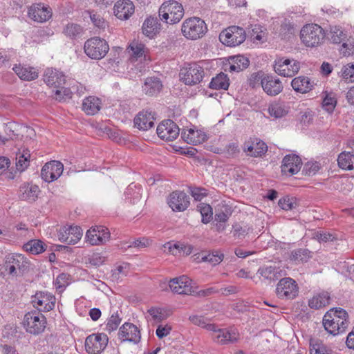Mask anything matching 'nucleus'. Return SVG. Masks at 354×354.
I'll list each match as a JSON object with an SVG mask.
<instances>
[{"label":"nucleus","mask_w":354,"mask_h":354,"mask_svg":"<svg viewBox=\"0 0 354 354\" xmlns=\"http://www.w3.org/2000/svg\"><path fill=\"white\" fill-rule=\"evenodd\" d=\"M210 331L214 342L221 345L234 344L239 339V334L235 329L219 328L215 325V328Z\"/></svg>","instance_id":"13"},{"label":"nucleus","mask_w":354,"mask_h":354,"mask_svg":"<svg viewBox=\"0 0 354 354\" xmlns=\"http://www.w3.org/2000/svg\"><path fill=\"white\" fill-rule=\"evenodd\" d=\"M184 15V8L181 3L174 0L164 2L159 8V16L167 24L178 23Z\"/></svg>","instance_id":"4"},{"label":"nucleus","mask_w":354,"mask_h":354,"mask_svg":"<svg viewBox=\"0 0 354 354\" xmlns=\"http://www.w3.org/2000/svg\"><path fill=\"white\" fill-rule=\"evenodd\" d=\"M12 70L16 73V75L24 81H32L36 80L39 76V71L35 67L22 65L15 64Z\"/></svg>","instance_id":"25"},{"label":"nucleus","mask_w":354,"mask_h":354,"mask_svg":"<svg viewBox=\"0 0 354 354\" xmlns=\"http://www.w3.org/2000/svg\"><path fill=\"white\" fill-rule=\"evenodd\" d=\"M109 338L104 333L92 334L85 340V349L88 354H100L107 346Z\"/></svg>","instance_id":"11"},{"label":"nucleus","mask_w":354,"mask_h":354,"mask_svg":"<svg viewBox=\"0 0 354 354\" xmlns=\"http://www.w3.org/2000/svg\"><path fill=\"white\" fill-rule=\"evenodd\" d=\"M64 165L61 162L52 160L44 165L41 176L44 181L50 183L57 180L62 175Z\"/></svg>","instance_id":"16"},{"label":"nucleus","mask_w":354,"mask_h":354,"mask_svg":"<svg viewBox=\"0 0 354 354\" xmlns=\"http://www.w3.org/2000/svg\"><path fill=\"white\" fill-rule=\"evenodd\" d=\"M291 85L292 88H308L313 87L308 77L300 76L294 78L292 80Z\"/></svg>","instance_id":"51"},{"label":"nucleus","mask_w":354,"mask_h":354,"mask_svg":"<svg viewBox=\"0 0 354 354\" xmlns=\"http://www.w3.org/2000/svg\"><path fill=\"white\" fill-rule=\"evenodd\" d=\"M28 261L21 254H10L6 257L4 262L5 270L12 276H17L24 273L28 268Z\"/></svg>","instance_id":"7"},{"label":"nucleus","mask_w":354,"mask_h":354,"mask_svg":"<svg viewBox=\"0 0 354 354\" xmlns=\"http://www.w3.org/2000/svg\"><path fill=\"white\" fill-rule=\"evenodd\" d=\"M342 73L345 81L354 82V64H348L344 66Z\"/></svg>","instance_id":"57"},{"label":"nucleus","mask_w":354,"mask_h":354,"mask_svg":"<svg viewBox=\"0 0 354 354\" xmlns=\"http://www.w3.org/2000/svg\"><path fill=\"white\" fill-rule=\"evenodd\" d=\"M268 150V147L262 140H257L254 142V153L250 156L253 157H261L266 153Z\"/></svg>","instance_id":"54"},{"label":"nucleus","mask_w":354,"mask_h":354,"mask_svg":"<svg viewBox=\"0 0 354 354\" xmlns=\"http://www.w3.org/2000/svg\"><path fill=\"white\" fill-rule=\"evenodd\" d=\"M110 239V232L104 226L95 225L91 227L86 234V239L91 245L104 244Z\"/></svg>","instance_id":"14"},{"label":"nucleus","mask_w":354,"mask_h":354,"mask_svg":"<svg viewBox=\"0 0 354 354\" xmlns=\"http://www.w3.org/2000/svg\"><path fill=\"white\" fill-rule=\"evenodd\" d=\"M246 38L244 29L236 26H232L223 30L219 35L221 41L228 46H236L242 44Z\"/></svg>","instance_id":"8"},{"label":"nucleus","mask_w":354,"mask_h":354,"mask_svg":"<svg viewBox=\"0 0 354 354\" xmlns=\"http://www.w3.org/2000/svg\"><path fill=\"white\" fill-rule=\"evenodd\" d=\"M39 192V188L36 185L24 184L19 189V198L23 201L32 203L37 200Z\"/></svg>","instance_id":"28"},{"label":"nucleus","mask_w":354,"mask_h":354,"mask_svg":"<svg viewBox=\"0 0 354 354\" xmlns=\"http://www.w3.org/2000/svg\"><path fill=\"white\" fill-rule=\"evenodd\" d=\"M293 201V198L284 197L279 201L278 204L279 206L284 210H291L296 206V204Z\"/></svg>","instance_id":"58"},{"label":"nucleus","mask_w":354,"mask_h":354,"mask_svg":"<svg viewBox=\"0 0 354 354\" xmlns=\"http://www.w3.org/2000/svg\"><path fill=\"white\" fill-rule=\"evenodd\" d=\"M129 53H130L131 59H136L145 57V45L136 41H133L127 48Z\"/></svg>","instance_id":"39"},{"label":"nucleus","mask_w":354,"mask_h":354,"mask_svg":"<svg viewBox=\"0 0 354 354\" xmlns=\"http://www.w3.org/2000/svg\"><path fill=\"white\" fill-rule=\"evenodd\" d=\"M223 259L224 254L218 250H214L208 254L203 256L202 257V261L209 262L212 266H216L219 264Z\"/></svg>","instance_id":"44"},{"label":"nucleus","mask_w":354,"mask_h":354,"mask_svg":"<svg viewBox=\"0 0 354 354\" xmlns=\"http://www.w3.org/2000/svg\"><path fill=\"white\" fill-rule=\"evenodd\" d=\"M275 292L279 299H293L298 295L299 288L294 279L283 277L277 283Z\"/></svg>","instance_id":"9"},{"label":"nucleus","mask_w":354,"mask_h":354,"mask_svg":"<svg viewBox=\"0 0 354 354\" xmlns=\"http://www.w3.org/2000/svg\"><path fill=\"white\" fill-rule=\"evenodd\" d=\"M337 163L340 168L345 170L354 169V153L351 151H343L338 156Z\"/></svg>","instance_id":"33"},{"label":"nucleus","mask_w":354,"mask_h":354,"mask_svg":"<svg viewBox=\"0 0 354 354\" xmlns=\"http://www.w3.org/2000/svg\"><path fill=\"white\" fill-rule=\"evenodd\" d=\"M24 248L27 252L33 254H38L46 250V245L41 241L34 239L24 244Z\"/></svg>","instance_id":"38"},{"label":"nucleus","mask_w":354,"mask_h":354,"mask_svg":"<svg viewBox=\"0 0 354 354\" xmlns=\"http://www.w3.org/2000/svg\"><path fill=\"white\" fill-rule=\"evenodd\" d=\"M154 114L148 110L140 111L134 118V126L140 130L147 131L154 126Z\"/></svg>","instance_id":"24"},{"label":"nucleus","mask_w":354,"mask_h":354,"mask_svg":"<svg viewBox=\"0 0 354 354\" xmlns=\"http://www.w3.org/2000/svg\"><path fill=\"white\" fill-rule=\"evenodd\" d=\"M258 273L265 279L276 281L286 275L284 270L280 268L263 266L258 270Z\"/></svg>","instance_id":"30"},{"label":"nucleus","mask_w":354,"mask_h":354,"mask_svg":"<svg viewBox=\"0 0 354 354\" xmlns=\"http://www.w3.org/2000/svg\"><path fill=\"white\" fill-rule=\"evenodd\" d=\"M311 257L312 252L306 248L295 249L290 254V260L295 263L307 262Z\"/></svg>","instance_id":"35"},{"label":"nucleus","mask_w":354,"mask_h":354,"mask_svg":"<svg viewBox=\"0 0 354 354\" xmlns=\"http://www.w3.org/2000/svg\"><path fill=\"white\" fill-rule=\"evenodd\" d=\"M268 112L271 116L275 118H280L288 113L285 106L279 103L272 104L268 108Z\"/></svg>","instance_id":"46"},{"label":"nucleus","mask_w":354,"mask_h":354,"mask_svg":"<svg viewBox=\"0 0 354 354\" xmlns=\"http://www.w3.org/2000/svg\"><path fill=\"white\" fill-rule=\"evenodd\" d=\"M294 32V26L290 21H285L281 25L279 34L281 36L282 39H286L289 35H293Z\"/></svg>","instance_id":"56"},{"label":"nucleus","mask_w":354,"mask_h":354,"mask_svg":"<svg viewBox=\"0 0 354 354\" xmlns=\"http://www.w3.org/2000/svg\"><path fill=\"white\" fill-rule=\"evenodd\" d=\"M182 34L189 39L196 40L203 37L207 31L203 20L199 17H190L185 19L181 27Z\"/></svg>","instance_id":"3"},{"label":"nucleus","mask_w":354,"mask_h":354,"mask_svg":"<svg viewBox=\"0 0 354 354\" xmlns=\"http://www.w3.org/2000/svg\"><path fill=\"white\" fill-rule=\"evenodd\" d=\"M55 301L54 296L43 292H37L32 297V304L39 313L51 310L55 306Z\"/></svg>","instance_id":"20"},{"label":"nucleus","mask_w":354,"mask_h":354,"mask_svg":"<svg viewBox=\"0 0 354 354\" xmlns=\"http://www.w3.org/2000/svg\"><path fill=\"white\" fill-rule=\"evenodd\" d=\"M156 132L162 140L172 141L178 136L180 129L173 120H165L158 124Z\"/></svg>","instance_id":"15"},{"label":"nucleus","mask_w":354,"mask_h":354,"mask_svg":"<svg viewBox=\"0 0 354 354\" xmlns=\"http://www.w3.org/2000/svg\"><path fill=\"white\" fill-rule=\"evenodd\" d=\"M145 84L149 88H161L163 86L162 81L157 77H147L145 82Z\"/></svg>","instance_id":"59"},{"label":"nucleus","mask_w":354,"mask_h":354,"mask_svg":"<svg viewBox=\"0 0 354 354\" xmlns=\"http://www.w3.org/2000/svg\"><path fill=\"white\" fill-rule=\"evenodd\" d=\"M316 238L319 242L333 241L335 239L334 234L327 232H318L316 233Z\"/></svg>","instance_id":"63"},{"label":"nucleus","mask_w":354,"mask_h":354,"mask_svg":"<svg viewBox=\"0 0 354 354\" xmlns=\"http://www.w3.org/2000/svg\"><path fill=\"white\" fill-rule=\"evenodd\" d=\"M326 37L325 30L317 24H307L300 30L301 43L308 48H317L322 46Z\"/></svg>","instance_id":"1"},{"label":"nucleus","mask_w":354,"mask_h":354,"mask_svg":"<svg viewBox=\"0 0 354 354\" xmlns=\"http://www.w3.org/2000/svg\"><path fill=\"white\" fill-rule=\"evenodd\" d=\"M329 35L330 39L333 44H340L345 38L343 31L336 26L330 28Z\"/></svg>","instance_id":"52"},{"label":"nucleus","mask_w":354,"mask_h":354,"mask_svg":"<svg viewBox=\"0 0 354 354\" xmlns=\"http://www.w3.org/2000/svg\"><path fill=\"white\" fill-rule=\"evenodd\" d=\"M229 86L230 80L227 75L221 72L212 79L209 88H228Z\"/></svg>","instance_id":"37"},{"label":"nucleus","mask_w":354,"mask_h":354,"mask_svg":"<svg viewBox=\"0 0 354 354\" xmlns=\"http://www.w3.org/2000/svg\"><path fill=\"white\" fill-rule=\"evenodd\" d=\"M71 90H50L48 97H50L59 102H64L72 97Z\"/></svg>","instance_id":"45"},{"label":"nucleus","mask_w":354,"mask_h":354,"mask_svg":"<svg viewBox=\"0 0 354 354\" xmlns=\"http://www.w3.org/2000/svg\"><path fill=\"white\" fill-rule=\"evenodd\" d=\"M180 80L188 86H193L201 82L204 76L203 67L197 63H192L181 71Z\"/></svg>","instance_id":"10"},{"label":"nucleus","mask_w":354,"mask_h":354,"mask_svg":"<svg viewBox=\"0 0 354 354\" xmlns=\"http://www.w3.org/2000/svg\"><path fill=\"white\" fill-rule=\"evenodd\" d=\"M319 168L317 162H307L304 167L303 171L306 175L312 176L315 174Z\"/></svg>","instance_id":"61"},{"label":"nucleus","mask_w":354,"mask_h":354,"mask_svg":"<svg viewBox=\"0 0 354 354\" xmlns=\"http://www.w3.org/2000/svg\"><path fill=\"white\" fill-rule=\"evenodd\" d=\"M198 211L202 216V222L208 223L212 218V209L208 204L202 203L197 207Z\"/></svg>","instance_id":"47"},{"label":"nucleus","mask_w":354,"mask_h":354,"mask_svg":"<svg viewBox=\"0 0 354 354\" xmlns=\"http://www.w3.org/2000/svg\"><path fill=\"white\" fill-rule=\"evenodd\" d=\"M101 108V100L96 97L89 96L82 103V109L87 115L96 114Z\"/></svg>","instance_id":"32"},{"label":"nucleus","mask_w":354,"mask_h":354,"mask_svg":"<svg viewBox=\"0 0 354 354\" xmlns=\"http://www.w3.org/2000/svg\"><path fill=\"white\" fill-rule=\"evenodd\" d=\"M168 204L173 211L183 212L190 204L189 197L184 192L175 191L170 194Z\"/></svg>","instance_id":"19"},{"label":"nucleus","mask_w":354,"mask_h":354,"mask_svg":"<svg viewBox=\"0 0 354 354\" xmlns=\"http://www.w3.org/2000/svg\"><path fill=\"white\" fill-rule=\"evenodd\" d=\"M83 32L82 28L76 24H68L64 29V33L66 36L71 38L76 39L79 37Z\"/></svg>","instance_id":"43"},{"label":"nucleus","mask_w":354,"mask_h":354,"mask_svg":"<svg viewBox=\"0 0 354 354\" xmlns=\"http://www.w3.org/2000/svg\"><path fill=\"white\" fill-rule=\"evenodd\" d=\"M330 296L326 292L315 295L308 301V306L310 308L319 309L325 307L330 303Z\"/></svg>","instance_id":"34"},{"label":"nucleus","mask_w":354,"mask_h":354,"mask_svg":"<svg viewBox=\"0 0 354 354\" xmlns=\"http://www.w3.org/2000/svg\"><path fill=\"white\" fill-rule=\"evenodd\" d=\"M337 100L332 93L325 92L322 101V108L328 113H332L336 106Z\"/></svg>","instance_id":"42"},{"label":"nucleus","mask_w":354,"mask_h":354,"mask_svg":"<svg viewBox=\"0 0 354 354\" xmlns=\"http://www.w3.org/2000/svg\"><path fill=\"white\" fill-rule=\"evenodd\" d=\"M135 7L129 0H122L114 6L115 15L120 19H127L134 13Z\"/></svg>","instance_id":"26"},{"label":"nucleus","mask_w":354,"mask_h":354,"mask_svg":"<svg viewBox=\"0 0 354 354\" xmlns=\"http://www.w3.org/2000/svg\"><path fill=\"white\" fill-rule=\"evenodd\" d=\"M264 73L262 71L251 75L248 79V84L252 88H257L261 86L263 88Z\"/></svg>","instance_id":"49"},{"label":"nucleus","mask_w":354,"mask_h":354,"mask_svg":"<svg viewBox=\"0 0 354 354\" xmlns=\"http://www.w3.org/2000/svg\"><path fill=\"white\" fill-rule=\"evenodd\" d=\"M239 152L240 150L237 143L232 142L225 147V153L227 157H236Z\"/></svg>","instance_id":"62"},{"label":"nucleus","mask_w":354,"mask_h":354,"mask_svg":"<svg viewBox=\"0 0 354 354\" xmlns=\"http://www.w3.org/2000/svg\"><path fill=\"white\" fill-rule=\"evenodd\" d=\"M23 324L28 333L37 335L44 330L46 319L41 313L31 311L25 315Z\"/></svg>","instance_id":"5"},{"label":"nucleus","mask_w":354,"mask_h":354,"mask_svg":"<svg viewBox=\"0 0 354 354\" xmlns=\"http://www.w3.org/2000/svg\"><path fill=\"white\" fill-rule=\"evenodd\" d=\"M232 229L234 236L238 239L244 238L249 233L250 230V228L248 226H242L239 223L234 224Z\"/></svg>","instance_id":"55"},{"label":"nucleus","mask_w":354,"mask_h":354,"mask_svg":"<svg viewBox=\"0 0 354 354\" xmlns=\"http://www.w3.org/2000/svg\"><path fill=\"white\" fill-rule=\"evenodd\" d=\"M189 320L194 325L205 328L209 331L215 328V324L209 323L208 320L203 316L191 315Z\"/></svg>","instance_id":"41"},{"label":"nucleus","mask_w":354,"mask_h":354,"mask_svg":"<svg viewBox=\"0 0 354 354\" xmlns=\"http://www.w3.org/2000/svg\"><path fill=\"white\" fill-rule=\"evenodd\" d=\"M333 319V321L338 323L341 321H344V322H347L348 325L349 324L348 314L346 310L341 308L331 309L328 311L323 317V319Z\"/></svg>","instance_id":"36"},{"label":"nucleus","mask_w":354,"mask_h":354,"mask_svg":"<svg viewBox=\"0 0 354 354\" xmlns=\"http://www.w3.org/2000/svg\"><path fill=\"white\" fill-rule=\"evenodd\" d=\"M192 280L183 275L170 280L169 286L171 290L178 294L194 295L195 290L192 286Z\"/></svg>","instance_id":"18"},{"label":"nucleus","mask_w":354,"mask_h":354,"mask_svg":"<svg viewBox=\"0 0 354 354\" xmlns=\"http://www.w3.org/2000/svg\"><path fill=\"white\" fill-rule=\"evenodd\" d=\"M82 234V230L79 226L64 227L58 232V239L66 244L74 245L80 240Z\"/></svg>","instance_id":"17"},{"label":"nucleus","mask_w":354,"mask_h":354,"mask_svg":"<svg viewBox=\"0 0 354 354\" xmlns=\"http://www.w3.org/2000/svg\"><path fill=\"white\" fill-rule=\"evenodd\" d=\"M302 162L299 156L295 154H288L283 158L281 166V173L291 176L299 171Z\"/></svg>","instance_id":"21"},{"label":"nucleus","mask_w":354,"mask_h":354,"mask_svg":"<svg viewBox=\"0 0 354 354\" xmlns=\"http://www.w3.org/2000/svg\"><path fill=\"white\" fill-rule=\"evenodd\" d=\"M181 138L188 144L196 145L207 140V136L201 131L195 130L193 128L183 129Z\"/></svg>","instance_id":"27"},{"label":"nucleus","mask_w":354,"mask_h":354,"mask_svg":"<svg viewBox=\"0 0 354 354\" xmlns=\"http://www.w3.org/2000/svg\"><path fill=\"white\" fill-rule=\"evenodd\" d=\"M160 26L157 17H149L142 24V32L149 38H153L160 32Z\"/></svg>","instance_id":"29"},{"label":"nucleus","mask_w":354,"mask_h":354,"mask_svg":"<svg viewBox=\"0 0 354 354\" xmlns=\"http://www.w3.org/2000/svg\"><path fill=\"white\" fill-rule=\"evenodd\" d=\"M68 284V275L65 273H62L57 276L55 279V285L57 289H62V290Z\"/></svg>","instance_id":"60"},{"label":"nucleus","mask_w":354,"mask_h":354,"mask_svg":"<svg viewBox=\"0 0 354 354\" xmlns=\"http://www.w3.org/2000/svg\"><path fill=\"white\" fill-rule=\"evenodd\" d=\"M42 78L48 86L54 88H66L64 87L66 84L77 88L79 87L74 80L68 78L62 71L52 67L44 70Z\"/></svg>","instance_id":"2"},{"label":"nucleus","mask_w":354,"mask_h":354,"mask_svg":"<svg viewBox=\"0 0 354 354\" xmlns=\"http://www.w3.org/2000/svg\"><path fill=\"white\" fill-rule=\"evenodd\" d=\"M30 154L29 151H24L22 153H20L16 162L17 169L24 171L29 165V159Z\"/></svg>","instance_id":"53"},{"label":"nucleus","mask_w":354,"mask_h":354,"mask_svg":"<svg viewBox=\"0 0 354 354\" xmlns=\"http://www.w3.org/2000/svg\"><path fill=\"white\" fill-rule=\"evenodd\" d=\"M323 325L328 333L336 335L343 333L348 328V323L341 321L339 323L333 321V319H323Z\"/></svg>","instance_id":"31"},{"label":"nucleus","mask_w":354,"mask_h":354,"mask_svg":"<svg viewBox=\"0 0 354 354\" xmlns=\"http://www.w3.org/2000/svg\"><path fill=\"white\" fill-rule=\"evenodd\" d=\"M85 53L91 59H100L108 53V43L100 37H92L88 39L84 46Z\"/></svg>","instance_id":"6"},{"label":"nucleus","mask_w":354,"mask_h":354,"mask_svg":"<svg viewBox=\"0 0 354 354\" xmlns=\"http://www.w3.org/2000/svg\"><path fill=\"white\" fill-rule=\"evenodd\" d=\"M274 68L275 72L280 75L292 77L299 71L300 64L294 59L279 57L274 61Z\"/></svg>","instance_id":"12"},{"label":"nucleus","mask_w":354,"mask_h":354,"mask_svg":"<svg viewBox=\"0 0 354 354\" xmlns=\"http://www.w3.org/2000/svg\"><path fill=\"white\" fill-rule=\"evenodd\" d=\"M140 337L138 327L131 323L126 322L120 328L118 338L121 342L129 341L136 344L140 342Z\"/></svg>","instance_id":"22"},{"label":"nucleus","mask_w":354,"mask_h":354,"mask_svg":"<svg viewBox=\"0 0 354 354\" xmlns=\"http://www.w3.org/2000/svg\"><path fill=\"white\" fill-rule=\"evenodd\" d=\"M28 17L37 22H45L52 17L51 8L44 4H34L30 7L28 12Z\"/></svg>","instance_id":"23"},{"label":"nucleus","mask_w":354,"mask_h":354,"mask_svg":"<svg viewBox=\"0 0 354 354\" xmlns=\"http://www.w3.org/2000/svg\"><path fill=\"white\" fill-rule=\"evenodd\" d=\"M232 59L234 63L231 64L229 67L230 72H240L249 66L248 59L242 55L236 56Z\"/></svg>","instance_id":"40"},{"label":"nucleus","mask_w":354,"mask_h":354,"mask_svg":"<svg viewBox=\"0 0 354 354\" xmlns=\"http://www.w3.org/2000/svg\"><path fill=\"white\" fill-rule=\"evenodd\" d=\"M283 87L279 79L264 73L262 88H281Z\"/></svg>","instance_id":"48"},{"label":"nucleus","mask_w":354,"mask_h":354,"mask_svg":"<svg viewBox=\"0 0 354 354\" xmlns=\"http://www.w3.org/2000/svg\"><path fill=\"white\" fill-rule=\"evenodd\" d=\"M171 330V327L169 325H159L156 329V334L158 338L162 339L168 335Z\"/></svg>","instance_id":"64"},{"label":"nucleus","mask_w":354,"mask_h":354,"mask_svg":"<svg viewBox=\"0 0 354 354\" xmlns=\"http://www.w3.org/2000/svg\"><path fill=\"white\" fill-rule=\"evenodd\" d=\"M121 318L118 314V312L114 313L107 320V323L106 325V330L111 333L115 330H116L121 322Z\"/></svg>","instance_id":"50"}]
</instances>
